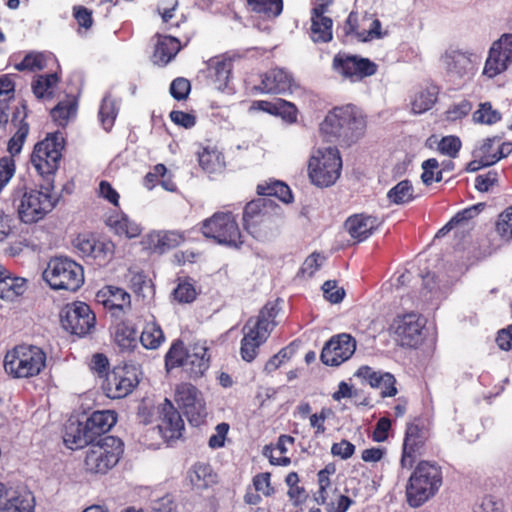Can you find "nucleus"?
Masks as SVG:
<instances>
[{
	"label": "nucleus",
	"instance_id": "nucleus-1",
	"mask_svg": "<svg viewBox=\"0 0 512 512\" xmlns=\"http://www.w3.org/2000/svg\"><path fill=\"white\" fill-rule=\"evenodd\" d=\"M54 185L49 182L40 189L27 187L25 179H20L11 194L13 207L19 220L24 224H34L43 220L57 205L53 194Z\"/></svg>",
	"mask_w": 512,
	"mask_h": 512
},
{
	"label": "nucleus",
	"instance_id": "nucleus-2",
	"mask_svg": "<svg viewBox=\"0 0 512 512\" xmlns=\"http://www.w3.org/2000/svg\"><path fill=\"white\" fill-rule=\"evenodd\" d=\"M366 120L359 109L353 105L336 107L330 111L320 130L330 138L346 144L357 141L365 132Z\"/></svg>",
	"mask_w": 512,
	"mask_h": 512
},
{
	"label": "nucleus",
	"instance_id": "nucleus-3",
	"mask_svg": "<svg viewBox=\"0 0 512 512\" xmlns=\"http://www.w3.org/2000/svg\"><path fill=\"white\" fill-rule=\"evenodd\" d=\"M243 220L246 230L256 239L264 241L276 236L284 224L279 207H272L263 200L248 203L244 208Z\"/></svg>",
	"mask_w": 512,
	"mask_h": 512
},
{
	"label": "nucleus",
	"instance_id": "nucleus-4",
	"mask_svg": "<svg viewBox=\"0 0 512 512\" xmlns=\"http://www.w3.org/2000/svg\"><path fill=\"white\" fill-rule=\"evenodd\" d=\"M442 485V472L438 465L421 461L411 474L407 487V502L417 508L432 498Z\"/></svg>",
	"mask_w": 512,
	"mask_h": 512
},
{
	"label": "nucleus",
	"instance_id": "nucleus-5",
	"mask_svg": "<svg viewBox=\"0 0 512 512\" xmlns=\"http://www.w3.org/2000/svg\"><path fill=\"white\" fill-rule=\"evenodd\" d=\"M278 314L276 303H268L257 318H250L243 327L240 353L243 360L251 362L257 355L258 348L267 340L276 326L274 321Z\"/></svg>",
	"mask_w": 512,
	"mask_h": 512
},
{
	"label": "nucleus",
	"instance_id": "nucleus-6",
	"mask_svg": "<svg viewBox=\"0 0 512 512\" xmlns=\"http://www.w3.org/2000/svg\"><path fill=\"white\" fill-rule=\"evenodd\" d=\"M166 368L182 367L192 378L204 375L210 366V356L205 342H195L184 347L182 341L173 342L165 356Z\"/></svg>",
	"mask_w": 512,
	"mask_h": 512
},
{
	"label": "nucleus",
	"instance_id": "nucleus-7",
	"mask_svg": "<svg viewBox=\"0 0 512 512\" xmlns=\"http://www.w3.org/2000/svg\"><path fill=\"white\" fill-rule=\"evenodd\" d=\"M342 160L334 146H321L312 149L308 165V177L317 187H329L340 177Z\"/></svg>",
	"mask_w": 512,
	"mask_h": 512
},
{
	"label": "nucleus",
	"instance_id": "nucleus-8",
	"mask_svg": "<svg viewBox=\"0 0 512 512\" xmlns=\"http://www.w3.org/2000/svg\"><path fill=\"white\" fill-rule=\"evenodd\" d=\"M45 366V352L34 345H18L8 351L4 358V369L14 378L37 376Z\"/></svg>",
	"mask_w": 512,
	"mask_h": 512
},
{
	"label": "nucleus",
	"instance_id": "nucleus-9",
	"mask_svg": "<svg viewBox=\"0 0 512 512\" xmlns=\"http://www.w3.org/2000/svg\"><path fill=\"white\" fill-rule=\"evenodd\" d=\"M43 279L53 290L75 292L84 283V270L68 257H54L43 271Z\"/></svg>",
	"mask_w": 512,
	"mask_h": 512
},
{
	"label": "nucleus",
	"instance_id": "nucleus-10",
	"mask_svg": "<svg viewBox=\"0 0 512 512\" xmlns=\"http://www.w3.org/2000/svg\"><path fill=\"white\" fill-rule=\"evenodd\" d=\"M204 237L212 239L219 245L239 248L243 244V236L236 216L229 211L215 212L201 223Z\"/></svg>",
	"mask_w": 512,
	"mask_h": 512
},
{
	"label": "nucleus",
	"instance_id": "nucleus-11",
	"mask_svg": "<svg viewBox=\"0 0 512 512\" xmlns=\"http://www.w3.org/2000/svg\"><path fill=\"white\" fill-rule=\"evenodd\" d=\"M122 453L121 440L113 436H106L87 449L84 460L85 468L90 473H106L118 463Z\"/></svg>",
	"mask_w": 512,
	"mask_h": 512
},
{
	"label": "nucleus",
	"instance_id": "nucleus-12",
	"mask_svg": "<svg viewBox=\"0 0 512 512\" xmlns=\"http://www.w3.org/2000/svg\"><path fill=\"white\" fill-rule=\"evenodd\" d=\"M63 149V137L55 133L37 143L31 155V163L47 183H54L53 175L58 169Z\"/></svg>",
	"mask_w": 512,
	"mask_h": 512
},
{
	"label": "nucleus",
	"instance_id": "nucleus-13",
	"mask_svg": "<svg viewBox=\"0 0 512 512\" xmlns=\"http://www.w3.org/2000/svg\"><path fill=\"white\" fill-rule=\"evenodd\" d=\"M481 55L470 50L449 47L440 57L446 75L452 81L464 79L480 63Z\"/></svg>",
	"mask_w": 512,
	"mask_h": 512
},
{
	"label": "nucleus",
	"instance_id": "nucleus-14",
	"mask_svg": "<svg viewBox=\"0 0 512 512\" xmlns=\"http://www.w3.org/2000/svg\"><path fill=\"white\" fill-rule=\"evenodd\" d=\"M140 371L135 365L117 366L107 374L102 388L111 399H120L129 395L139 383Z\"/></svg>",
	"mask_w": 512,
	"mask_h": 512
},
{
	"label": "nucleus",
	"instance_id": "nucleus-15",
	"mask_svg": "<svg viewBox=\"0 0 512 512\" xmlns=\"http://www.w3.org/2000/svg\"><path fill=\"white\" fill-rule=\"evenodd\" d=\"M175 401L193 426L202 424L207 416L202 393L190 383H181L175 389Z\"/></svg>",
	"mask_w": 512,
	"mask_h": 512
},
{
	"label": "nucleus",
	"instance_id": "nucleus-16",
	"mask_svg": "<svg viewBox=\"0 0 512 512\" xmlns=\"http://www.w3.org/2000/svg\"><path fill=\"white\" fill-rule=\"evenodd\" d=\"M333 70L351 82H358L377 72V65L368 58L338 53L332 62Z\"/></svg>",
	"mask_w": 512,
	"mask_h": 512
},
{
	"label": "nucleus",
	"instance_id": "nucleus-17",
	"mask_svg": "<svg viewBox=\"0 0 512 512\" xmlns=\"http://www.w3.org/2000/svg\"><path fill=\"white\" fill-rule=\"evenodd\" d=\"M61 323L63 328L72 334L84 336L94 327L95 315L89 305L77 301L65 307Z\"/></svg>",
	"mask_w": 512,
	"mask_h": 512
},
{
	"label": "nucleus",
	"instance_id": "nucleus-18",
	"mask_svg": "<svg viewBox=\"0 0 512 512\" xmlns=\"http://www.w3.org/2000/svg\"><path fill=\"white\" fill-rule=\"evenodd\" d=\"M512 63V34L505 33L494 41L485 62L483 74L494 78L504 72Z\"/></svg>",
	"mask_w": 512,
	"mask_h": 512
},
{
	"label": "nucleus",
	"instance_id": "nucleus-19",
	"mask_svg": "<svg viewBox=\"0 0 512 512\" xmlns=\"http://www.w3.org/2000/svg\"><path fill=\"white\" fill-rule=\"evenodd\" d=\"M356 341L346 333L333 336L323 347L321 361L325 365L338 366L348 360L355 352Z\"/></svg>",
	"mask_w": 512,
	"mask_h": 512
},
{
	"label": "nucleus",
	"instance_id": "nucleus-20",
	"mask_svg": "<svg viewBox=\"0 0 512 512\" xmlns=\"http://www.w3.org/2000/svg\"><path fill=\"white\" fill-rule=\"evenodd\" d=\"M391 328L403 346L415 347L422 341L424 322L417 313L398 315Z\"/></svg>",
	"mask_w": 512,
	"mask_h": 512
},
{
	"label": "nucleus",
	"instance_id": "nucleus-21",
	"mask_svg": "<svg viewBox=\"0 0 512 512\" xmlns=\"http://www.w3.org/2000/svg\"><path fill=\"white\" fill-rule=\"evenodd\" d=\"M159 433L165 441L179 439L184 431V421L170 400L164 401L157 407Z\"/></svg>",
	"mask_w": 512,
	"mask_h": 512
},
{
	"label": "nucleus",
	"instance_id": "nucleus-22",
	"mask_svg": "<svg viewBox=\"0 0 512 512\" xmlns=\"http://www.w3.org/2000/svg\"><path fill=\"white\" fill-rule=\"evenodd\" d=\"M75 247L83 256L94 259L99 265L109 263L115 253V244L110 239H96L86 235L76 238Z\"/></svg>",
	"mask_w": 512,
	"mask_h": 512
},
{
	"label": "nucleus",
	"instance_id": "nucleus-23",
	"mask_svg": "<svg viewBox=\"0 0 512 512\" xmlns=\"http://www.w3.org/2000/svg\"><path fill=\"white\" fill-rule=\"evenodd\" d=\"M428 438V431L424 427L415 423L407 426L400 461L402 468L410 469L413 466L416 457L421 454Z\"/></svg>",
	"mask_w": 512,
	"mask_h": 512
},
{
	"label": "nucleus",
	"instance_id": "nucleus-24",
	"mask_svg": "<svg viewBox=\"0 0 512 512\" xmlns=\"http://www.w3.org/2000/svg\"><path fill=\"white\" fill-rule=\"evenodd\" d=\"M327 5L319 4L312 9L310 37L314 43H328L333 38V21L326 16Z\"/></svg>",
	"mask_w": 512,
	"mask_h": 512
},
{
	"label": "nucleus",
	"instance_id": "nucleus-25",
	"mask_svg": "<svg viewBox=\"0 0 512 512\" xmlns=\"http://www.w3.org/2000/svg\"><path fill=\"white\" fill-rule=\"evenodd\" d=\"M357 376L367 381L371 387L379 389L382 397H392L397 394L396 379L388 372L375 371L368 366H363L358 369Z\"/></svg>",
	"mask_w": 512,
	"mask_h": 512
},
{
	"label": "nucleus",
	"instance_id": "nucleus-26",
	"mask_svg": "<svg viewBox=\"0 0 512 512\" xmlns=\"http://www.w3.org/2000/svg\"><path fill=\"white\" fill-rule=\"evenodd\" d=\"M5 497L2 501V512H35V497L25 488L16 490H4Z\"/></svg>",
	"mask_w": 512,
	"mask_h": 512
},
{
	"label": "nucleus",
	"instance_id": "nucleus-27",
	"mask_svg": "<svg viewBox=\"0 0 512 512\" xmlns=\"http://www.w3.org/2000/svg\"><path fill=\"white\" fill-rule=\"evenodd\" d=\"M382 220L371 215H354L345 222V227L352 238L364 241L382 225Z\"/></svg>",
	"mask_w": 512,
	"mask_h": 512
},
{
	"label": "nucleus",
	"instance_id": "nucleus-28",
	"mask_svg": "<svg viewBox=\"0 0 512 512\" xmlns=\"http://www.w3.org/2000/svg\"><path fill=\"white\" fill-rule=\"evenodd\" d=\"M292 81L293 79L288 72L276 68L262 76L261 83L256 89L266 94H283L290 90Z\"/></svg>",
	"mask_w": 512,
	"mask_h": 512
},
{
	"label": "nucleus",
	"instance_id": "nucleus-29",
	"mask_svg": "<svg viewBox=\"0 0 512 512\" xmlns=\"http://www.w3.org/2000/svg\"><path fill=\"white\" fill-rule=\"evenodd\" d=\"M94 440L95 438L91 431L86 429V422L72 421L65 427L63 441L71 450L83 448Z\"/></svg>",
	"mask_w": 512,
	"mask_h": 512
},
{
	"label": "nucleus",
	"instance_id": "nucleus-30",
	"mask_svg": "<svg viewBox=\"0 0 512 512\" xmlns=\"http://www.w3.org/2000/svg\"><path fill=\"white\" fill-rule=\"evenodd\" d=\"M106 223L115 234L129 239L138 237L142 232L141 225L124 213L110 215Z\"/></svg>",
	"mask_w": 512,
	"mask_h": 512
},
{
	"label": "nucleus",
	"instance_id": "nucleus-31",
	"mask_svg": "<svg viewBox=\"0 0 512 512\" xmlns=\"http://www.w3.org/2000/svg\"><path fill=\"white\" fill-rule=\"evenodd\" d=\"M97 300L110 309L123 310L130 306V295L122 288L107 286L97 293Z\"/></svg>",
	"mask_w": 512,
	"mask_h": 512
},
{
	"label": "nucleus",
	"instance_id": "nucleus-32",
	"mask_svg": "<svg viewBox=\"0 0 512 512\" xmlns=\"http://www.w3.org/2000/svg\"><path fill=\"white\" fill-rule=\"evenodd\" d=\"M117 422L114 411L102 410L93 412L86 420V429L91 431L96 439L97 436L108 432Z\"/></svg>",
	"mask_w": 512,
	"mask_h": 512
},
{
	"label": "nucleus",
	"instance_id": "nucleus-33",
	"mask_svg": "<svg viewBox=\"0 0 512 512\" xmlns=\"http://www.w3.org/2000/svg\"><path fill=\"white\" fill-rule=\"evenodd\" d=\"M179 50L180 43L176 38L171 36H159L153 54V62L157 65L164 66L176 56Z\"/></svg>",
	"mask_w": 512,
	"mask_h": 512
},
{
	"label": "nucleus",
	"instance_id": "nucleus-34",
	"mask_svg": "<svg viewBox=\"0 0 512 512\" xmlns=\"http://www.w3.org/2000/svg\"><path fill=\"white\" fill-rule=\"evenodd\" d=\"M346 33H355L357 39L362 42L372 41L379 39L383 36L381 30V22L378 19L364 20L362 23V29L356 31L353 25V15L350 14L345 26Z\"/></svg>",
	"mask_w": 512,
	"mask_h": 512
},
{
	"label": "nucleus",
	"instance_id": "nucleus-35",
	"mask_svg": "<svg viewBox=\"0 0 512 512\" xmlns=\"http://www.w3.org/2000/svg\"><path fill=\"white\" fill-rule=\"evenodd\" d=\"M149 247L158 252H164L180 245L184 236L178 231L152 232L148 234Z\"/></svg>",
	"mask_w": 512,
	"mask_h": 512
},
{
	"label": "nucleus",
	"instance_id": "nucleus-36",
	"mask_svg": "<svg viewBox=\"0 0 512 512\" xmlns=\"http://www.w3.org/2000/svg\"><path fill=\"white\" fill-rule=\"evenodd\" d=\"M190 483L196 489H206L216 482V475L212 468L206 463L195 464L188 472Z\"/></svg>",
	"mask_w": 512,
	"mask_h": 512
},
{
	"label": "nucleus",
	"instance_id": "nucleus-37",
	"mask_svg": "<svg viewBox=\"0 0 512 512\" xmlns=\"http://www.w3.org/2000/svg\"><path fill=\"white\" fill-rule=\"evenodd\" d=\"M114 341L123 352H130L138 345L136 329L127 323H119L114 332Z\"/></svg>",
	"mask_w": 512,
	"mask_h": 512
},
{
	"label": "nucleus",
	"instance_id": "nucleus-38",
	"mask_svg": "<svg viewBox=\"0 0 512 512\" xmlns=\"http://www.w3.org/2000/svg\"><path fill=\"white\" fill-rule=\"evenodd\" d=\"M198 161L202 169L208 173L217 172L224 166L223 156L214 146L202 147L198 151Z\"/></svg>",
	"mask_w": 512,
	"mask_h": 512
},
{
	"label": "nucleus",
	"instance_id": "nucleus-39",
	"mask_svg": "<svg viewBox=\"0 0 512 512\" xmlns=\"http://www.w3.org/2000/svg\"><path fill=\"white\" fill-rule=\"evenodd\" d=\"M139 339L144 348L155 350L165 341V336L160 325L152 320L146 322Z\"/></svg>",
	"mask_w": 512,
	"mask_h": 512
},
{
	"label": "nucleus",
	"instance_id": "nucleus-40",
	"mask_svg": "<svg viewBox=\"0 0 512 512\" xmlns=\"http://www.w3.org/2000/svg\"><path fill=\"white\" fill-rule=\"evenodd\" d=\"M247 4L251 11L264 19H274L283 10L282 0H247Z\"/></svg>",
	"mask_w": 512,
	"mask_h": 512
},
{
	"label": "nucleus",
	"instance_id": "nucleus-41",
	"mask_svg": "<svg viewBox=\"0 0 512 512\" xmlns=\"http://www.w3.org/2000/svg\"><path fill=\"white\" fill-rule=\"evenodd\" d=\"M438 95V88L436 86H429L420 89L413 97L411 102V109L415 114H422L435 104Z\"/></svg>",
	"mask_w": 512,
	"mask_h": 512
},
{
	"label": "nucleus",
	"instance_id": "nucleus-42",
	"mask_svg": "<svg viewBox=\"0 0 512 512\" xmlns=\"http://www.w3.org/2000/svg\"><path fill=\"white\" fill-rule=\"evenodd\" d=\"M209 69L213 71L216 88L219 90L226 88L232 69L231 60L222 57H215L210 60Z\"/></svg>",
	"mask_w": 512,
	"mask_h": 512
},
{
	"label": "nucleus",
	"instance_id": "nucleus-43",
	"mask_svg": "<svg viewBox=\"0 0 512 512\" xmlns=\"http://www.w3.org/2000/svg\"><path fill=\"white\" fill-rule=\"evenodd\" d=\"M388 200L396 205H405L415 200L416 195L412 183L402 180L387 193Z\"/></svg>",
	"mask_w": 512,
	"mask_h": 512
},
{
	"label": "nucleus",
	"instance_id": "nucleus-44",
	"mask_svg": "<svg viewBox=\"0 0 512 512\" xmlns=\"http://www.w3.org/2000/svg\"><path fill=\"white\" fill-rule=\"evenodd\" d=\"M26 291V280L20 277H13L10 273L0 285V298L9 301L21 296Z\"/></svg>",
	"mask_w": 512,
	"mask_h": 512
},
{
	"label": "nucleus",
	"instance_id": "nucleus-45",
	"mask_svg": "<svg viewBox=\"0 0 512 512\" xmlns=\"http://www.w3.org/2000/svg\"><path fill=\"white\" fill-rule=\"evenodd\" d=\"M99 121L105 131H110L118 115V103L110 95H105L99 107Z\"/></svg>",
	"mask_w": 512,
	"mask_h": 512
},
{
	"label": "nucleus",
	"instance_id": "nucleus-46",
	"mask_svg": "<svg viewBox=\"0 0 512 512\" xmlns=\"http://www.w3.org/2000/svg\"><path fill=\"white\" fill-rule=\"evenodd\" d=\"M257 191L260 195L275 196L284 203H290L293 200L289 186L281 181H271L259 184Z\"/></svg>",
	"mask_w": 512,
	"mask_h": 512
},
{
	"label": "nucleus",
	"instance_id": "nucleus-47",
	"mask_svg": "<svg viewBox=\"0 0 512 512\" xmlns=\"http://www.w3.org/2000/svg\"><path fill=\"white\" fill-rule=\"evenodd\" d=\"M15 83L10 75L0 76V127H3L8 117L5 112L7 109V101L13 97Z\"/></svg>",
	"mask_w": 512,
	"mask_h": 512
},
{
	"label": "nucleus",
	"instance_id": "nucleus-48",
	"mask_svg": "<svg viewBox=\"0 0 512 512\" xmlns=\"http://www.w3.org/2000/svg\"><path fill=\"white\" fill-rule=\"evenodd\" d=\"M77 111V104L74 98H67L57 104L51 110L53 120L59 126L67 125L71 117H74Z\"/></svg>",
	"mask_w": 512,
	"mask_h": 512
},
{
	"label": "nucleus",
	"instance_id": "nucleus-49",
	"mask_svg": "<svg viewBox=\"0 0 512 512\" xmlns=\"http://www.w3.org/2000/svg\"><path fill=\"white\" fill-rule=\"evenodd\" d=\"M28 133H29L28 124L23 123V122L20 123L16 133L13 135V137L8 142L7 150L10 153V156H4L0 159V161L4 158H10L13 161L14 166L16 167L13 157L18 155L21 152L23 144L26 140Z\"/></svg>",
	"mask_w": 512,
	"mask_h": 512
},
{
	"label": "nucleus",
	"instance_id": "nucleus-50",
	"mask_svg": "<svg viewBox=\"0 0 512 512\" xmlns=\"http://www.w3.org/2000/svg\"><path fill=\"white\" fill-rule=\"evenodd\" d=\"M57 82L58 77L55 73L40 75L32 84L33 93L37 98L48 96L52 93V89Z\"/></svg>",
	"mask_w": 512,
	"mask_h": 512
},
{
	"label": "nucleus",
	"instance_id": "nucleus-51",
	"mask_svg": "<svg viewBox=\"0 0 512 512\" xmlns=\"http://www.w3.org/2000/svg\"><path fill=\"white\" fill-rule=\"evenodd\" d=\"M501 119L500 113L493 109L490 103H482L473 114L476 123L492 125Z\"/></svg>",
	"mask_w": 512,
	"mask_h": 512
},
{
	"label": "nucleus",
	"instance_id": "nucleus-52",
	"mask_svg": "<svg viewBox=\"0 0 512 512\" xmlns=\"http://www.w3.org/2000/svg\"><path fill=\"white\" fill-rule=\"evenodd\" d=\"M46 56L43 53H30L24 59L16 64L15 68L19 71L22 70H41L46 67Z\"/></svg>",
	"mask_w": 512,
	"mask_h": 512
},
{
	"label": "nucleus",
	"instance_id": "nucleus-53",
	"mask_svg": "<svg viewBox=\"0 0 512 512\" xmlns=\"http://www.w3.org/2000/svg\"><path fill=\"white\" fill-rule=\"evenodd\" d=\"M496 230L502 239L512 240V206L499 215Z\"/></svg>",
	"mask_w": 512,
	"mask_h": 512
},
{
	"label": "nucleus",
	"instance_id": "nucleus-54",
	"mask_svg": "<svg viewBox=\"0 0 512 512\" xmlns=\"http://www.w3.org/2000/svg\"><path fill=\"white\" fill-rule=\"evenodd\" d=\"M461 148V141L456 136H446L438 144V150L451 158H455Z\"/></svg>",
	"mask_w": 512,
	"mask_h": 512
},
{
	"label": "nucleus",
	"instance_id": "nucleus-55",
	"mask_svg": "<svg viewBox=\"0 0 512 512\" xmlns=\"http://www.w3.org/2000/svg\"><path fill=\"white\" fill-rule=\"evenodd\" d=\"M323 295L331 303H339L345 296L343 288L338 287L335 281L328 280L322 285Z\"/></svg>",
	"mask_w": 512,
	"mask_h": 512
},
{
	"label": "nucleus",
	"instance_id": "nucleus-56",
	"mask_svg": "<svg viewBox=\"0 0 512 512\" xmlns=\"http://www.w3.org/2000/svg\"><path fill=\"white\" fill-rule=\"evenodd\" d=\"M191 86L190 82L185 78H176L170 85V93L177 100L186 99Z\"/></svg>",
	"mask_w": 512,
	"mask_h": 512
},
{
	"label": "nucleus",
	"instance_id": "nucleus-57",
	"mask_svg": "<svg viewBox=\"0 0 512 512\" xmlns=\"http://www.w3.org/2000/svg\"><path fill=\"white\" fill-rule=\"evenodd\" d=\"M174 296L179 302L189 303L195 299L196 291L191 283L182 282L174 290Z\"/></svg>",
	"mask_w": 512,
	"mask_h": 512
},
{
	"label": "nucleus",
	"instance_id": "nucleus-58",
	"mask_svg": "<svg viewBox=\"0 0 512 512\" xmlns=\"http://www.w3.org/2000/svg\"><path fill=\"white\" fill-rule=\"evenodd\" d=\"M497 142V138H487L482 141V143L476 147L474 150H481L483 156L489 161V166L498 162V158L496 156V147L495 144Z\"/></svg>",
	"mask_w": 512,
	"mask_h": 512
},
{
	"label": "nucleus",
	"instance_id": "nucleus-59",
	"mask_svg": "<svg viewBox=\"0 0 512 512\" xmlns=\"http://www.w3.org/2000/svg\"><path fill=\"white\" fill-rule=\"evenodd\" d=\"M229 431L227 423H220L215 428V433L209 438V447L212 449L221 448L225 444V439Z\"/></svg>",
	"mask_w": 512,
	"mask_h": 512
},
{
	"label": "nucleus",
	"instance_id": "nucleus-60",
	"mask_svg": "<svg viewBox=\"0 0 512 512\" xmlns=\"http://www.w3.org/2000/svg\"><path fill=\"white\" fill-rule=\"evenodd\" d=\"M325 258L318 253H313L306 258L304 261L301 271L304 275L309 277L313 276L314 273L322 266Z\"/></svg>",
	"mask_w": 512,
	"mask_h": 512
},
{
	"label": "nucleus",
	"instance_id": "nucleus-61",
	"mask_svg": "<svg viewBox=\"0 0 512 512\" xmlns=\"http://www.w3.org/2000/svg\"><path fill=\"white\" fill-rule=\"evenodd\" d=\"M355 452V445L347 440L334 443L331 447V454L343 460L349 459Z\"/></svg>",
	"mask_w": 512,
	"mask_h": 512
},
{
	"label": "nucleus",
	"instance_id": "nucleus-62",
	"mask_svg": "<svg viewBox=\"0 0 512 512\" xmlns=\"http://www.w3.org/2000/svg\"><path fill=\"white\" fill-rule=\"evenodd\" d=\"M98 195L114 206L119 205L120 195L108 181L102 180L99 183Z\"/></svg>",
	"mask_w": 512,
	"mask_h": 512
},
{
	"label": "nucleus",
	"instance_id": "nucleus-63",
	"mask_svg": "<svg viewBox=\"0 0 512 512\" xmlns=\"http://www.w3.org/2000/svg\"><path fill=\"white\" fill-rule=\"evenodd\" d=\"M277 110L278 112H276L274 115H280L283 119L290 123H293L297 120V109L292 103L278 99Z\"/></svg>",
	"mask_w": 512,
	"mask_h": 512
},
{
	"label": "nucleus",
	"instance_id": "nucleus-64",
	"mask_svg": "<svg viewBox=\"0 0 512 512\" xmlns=\"http://www.w3.org/2000/svg\"><path fill=\"white\" fill-rule=\"evenodd\" d=\"M153 512H179L178 505L175 503L173 498L166 495L153 504Z\"/></svg>",
	"mask_w": 512,
	"mask_h": 512
}]
</instances>
